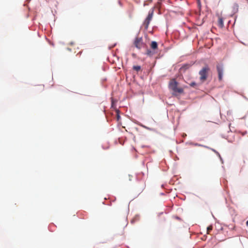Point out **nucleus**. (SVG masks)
Listing matches in <instances>:
<instances>
[{"mask_svg":"<svg viewBox=\"0 0 248 248\" xmlns=\"http://www.w3.org/2000/svg\"><path fill=\"white\" fill-rule=\"evenodd\" d=\"M154 53L150 50H147V52H146V54L149 56H152L154 55Z\"/></svg>","mask_w":248,"mask_h":248,"instance_id":"9","label":"nucleus"},{"mask_svg":"<svg viewBox=\"0 0 248 248\" xmlns=\"http://www.w3.org/2000/svg\"><path fill=\"white\" fill-rule=\"evenodd\" d=\"M191 145H194V146H201L200 144H198V143H190Z\"/></svg>","mask_w":248,"mask_h":248,"instance_id":"12","label":"nucleus"},{"mask_svg":"<svg viewBox=\"0 0 248 248\" xmlns=\"http://www.w3.org/2000/svg\"><path fill=\"white\" fill-rule=\"evenodd\" d=\"M247 132H246L245 133H243L242 134V135H244L245 134H246Z\"/></svg>","mask_w":248,"mask_h":248,"instance_id":"14","label":"nucleus"},{"mask_svg":"<svg viewBox=\"0 0 248 248\" xmlns=\"http://www.w3.org/2000/svg\"><path fill=\"white\" fill-rule=\"evenodd\" d=\"M217 25L220 28H222L224 26V22L223 18L220 16L218 17L217 21Z\"/></svg>","mask_w":248,"mask_h":248,"instance_id":"6","label":"nucleus"},{"mask_svg":"<svg viewBox=\"0 0 248 248\" xmlns=\"http://www.w3.org/2000/svg\"><path fill=\"white\" fill-rule=\"evenodd\" d=\"M212 150H213L214 152H216V151L215 150L212 149Z\"/></svg>","mask_w":248,"mask_h":248,"instance_id":"15","label":"nucleus"},{"mask_svg":"<svg viewBox=\"0 0 248 248\" xmlns=\"http://www.w3.org/2000/svg\"><path fill=\"white\" fill-rule=\"evenodd\" d=\"M217 71L218 75V79L220 81L222 79L223 69L221 65L218 64L217 66Z\"/></svg>","mask_w":248,"mask_h":248,"instance_id":"5","label":"nucleus"},{"mask_svg":"<svg viewBox=\"0 0 248 248\" xmlns=\"http://www.w3.org/2000/svg\"><path fill=\"white\" fill-rule=\"evenodd\" d=\"M142 39L141 37H136L134 40V44L136 47L140 49L142 46Z\"/></svg>","mask_w":248,"mask_h":248,"instance_id":"4","label":"nucleus"},{"mask_svg":"<svg viewBox=\"0 0 248 248\" xmlns=\"http://www.w3.org/2000/svg\"><path fill=\"white\" fill-rule=\"evenodd\" d=\"M246 225H247V226H248V221H247V222H246Z\"/></svg>","mask_w":248,"mask_h":248,"instance_id":"13","label":"nucleus"},{"mask_svg":"<svg viewBox=\"0 0 248 248\" xmlns=\"http://www.w3.org/2000/svg\"><path fill=\"white\" fill-rule=\"evenodd\" d=\"M248 1V0H247Z\"/></svg>","mask_w":248,"mask_h":248,"instance_id":"16","label":"nucleus"},{"mask_svg":"<svg viewBox=\"0 0 248 248\" xmlns=\"http://www.w3.org/2000/svg\"><path fill=\"white\" fill-rule=\"evenodd\" d=\"M154 14V10L152 9L150 10L148 13V15L147 17L146 18L145 20L143 23V26L144 27L145 29H147L151 21L152 20Z\"/></svg>","mask_w":248,"mask_h":248,"instance_id":"3","label":"nucleus"},{"mask_svg":"<svg viewBox=\"0 0 248 248\" xmlns=\"http://www.w3.org/2000/svg\"><path fill=\"white\" fill-rule=\"evenodd\" d=\"M158 45L157 43L155 41H152L151 44V47L153 50H155L157 48Z\"/></svg>","mask_w":248,"mask_h":248,"instance_id":"7","label":"nucleus"},{"mask_svg":"<svg viewBox=\"0 0 248 248\" xmlns=\"http://www.w3.org/2000/svg\"><path fill=\"white\" fill-rule=\"evenodd\" d=\"M133 69L138 72L140 70L141 67L139 65L134 66Z\"/></svg>","mask_w":248,"mask_h":248,"instance_id":"8","label":"nucleus"},{"mask_svg":"<svg viewBox=\"0 0 248 248\" xmlns=\"http://www.w3.org/2000/svg\"><path fill=\"white\" fill-rule=\"evenodd\" d=\"M209 71V68L208 66L203 67L199 72L200 75V79L202 83L204 82L207 78V74Z\"/></svg>","mask_w":248,"mask_h":248,"instance_id":"2","label":"nucleus"},{"mask_svg":"<svg viewBox=\"0 0 248 248\" xmlns=\"http://www.w3.org/2000/svg\"><path fill=\"white\" fill-rule=\"evenodd\" d=\"M169 88L173 92V95H176L177 93L181 94L184 93V89L178 87V83L175 78L171 79L169 84Z\"/></svg>","mask_w":248,"mask_h":248,"instance_id":"1","label":"nucleus"},{"mask_svg":"<svg viewBox=\"0 0 248 248\" xmlns=\"http://www.w3.org/2000/svg\"><path fill=\"white\" fill-rule=\"evenodd\" d=\"M197 85V84L195 82H192L190 84V86L191 87H195Z\"/></svg>","mask_w":248,"mask_h":248,"instance_id":"11","label":"nucleus"},{"mask_svg":"<svg viewBox=\"0 0 248 248\" xmlns=\"http://www.w3.org/2000/svg\"><path fill=\"white\" fill-rule=\"evenodd\" d=\"M212 229H213V226H212V225H210V226H208V227H207V233L208 234H209L210 232L211 231H212Z\"/></svg>","mask_w":248,"mask_h":248,"instance_id":"10","label":"nucleus"}]
</instances>
